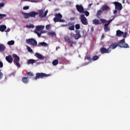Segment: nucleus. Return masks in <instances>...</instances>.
<instances>
[{
	"instance_id": "f257e3e1",
	"label": "nucleus",
	"mask_w": 130,
	"mask_h": 130,
	"mask_svg": "<svg viewBox=\"0 0 130 130\" xmlns=\"http://www.w3.org/2000/svg\"><path fill=\"white\" fill-rule=\"evenodd\" d=\"M117 46H119L121 48H129V46L125 43V39H124L121 40L118 43H112L109 47L110 49L111 48L112 49H115Z\"/></svg>"
},
{
	"instance_id": "f03ea898",
	"label": "nucleus",
	"mask_w": 130,
	"mask_h": 130,
	"mask_svg": "<svg viewBox=\"0 0 130 130\" xmlns=\"http://www.w3.org/2000/svg\"><path fill=\"white\" fill-rule=\"evenodd\" d=\"M54 16L55 17L53 18V21L55 23H56L57 22H64V20L61 19L62 18V15L60 13H56Z\"/></svg>"
},
{
	"instance_id": "7ed1b4c3",
	"label": "nucleus",
	"mask_w": 130,
	"mask_h": 130,
	"mask_svg": "<svg viewBox=\"0 0 130 130\" xmlns=\"http://www.w3.org/2000/svg\"><path fill=\"white\" fill-rule=\"evenodd\" d=\"M50 75H47L43 73H37L36 74V77L33 78V80H37V79H43V78H47L49 77Z\"/></svg>"
},
{
	"instance_id": "20e7f679",
	"label": "nucleus",
	"mask_w": 130,
	"mask_h": 130,
	"mask_svg": "<svg viewBox=\"0 0 130 130\" xmlns=\"http://www.w3.org/2000/svg\"><path fill=\"white\" fill-rule=\"evenodd\" d=\"M12 56L14 58L13 60L14 63L16 64L17 68H21V65H20V63H19V61H20V57L15 54H14Z\"/></svg>"
},
{
	"instance_id": "39448f33",
	"label": "nucleus",
	"mask_w": 130,
	"mask_h": 130,
	"mask_svg": "<svg viewBox=\"0 0 130 130\" xmlns=\"http://www.w3.org/2000/svg\"><path fill=\"white\" fill-rule=\"evenodd\" d=\"M114 19V17H113V19H110V20H108L107 21V23H105L104 25V30L105 31V32H109V31H110V27H109V24H110V23H111V22H112L113 21Z\"/></svg>"
},
{
	"instance_id": "423d86ee",
	"label": "nucleus",
	"mask_w": 130,
	"mask_h": 130,
	"mask_svg": "<svg viewBox=\"0 0 130 130\" xmlns=\"http://www.w3.org/2000/svg\"><path fill=\"white\" fill-rule=\"evenodd\" d=\"M26 42L27 44H29L31 46H37V41L33 38L26 39Z\"/></svg>"
},
{
	"instance_id": "0eeeda50",
	"label": "nucleus",
	"mask_w": 130,
	"mask_h": 130,
	"mask_svg": "<svg viewBox=\"0 0 130 130\" xmlns=\"http://www.w3.org/2000/svg\"><path fill=\"white\" fill-rule=\"evenodd\" d=\"M64 39L66 42L68 43H72V44H77V42L73 40V38L70 37L69 36H66L64 37Z\"/></svg>"
},
{
	"instance_id": "6e6552de",
	"label": "nucleus",
	"mask_w": 130,
	"mask_h": 130,
	"mask_svg": "<svg viewBox=\"0 0 130 130\" xmlns=\"http://www.w3.org/2000/svg\"><path fill=\"white\" fill-rule=\"evenodd\" d=\"M80 20L83 25H88V21H87V18L85 17V15L84 14H81L80 15Z\"/></svg>"
},
{
	"instance_id": "1a4fd4ad",
	"label": "nucleus",
	"mask_w": 130,
	"mask_h": 130,
	"mask_svg": "<svg viewBox=\"0 0 130 130\" xmlns=\"http://www.w3.org/2000/svg\"><path fill=\"white\" fill-rule=\"evenodd\" d=\"M113 4L115 7V10H117L118 11H121V10H122V5H121V3L117 2H115L113 3Z\"/></svg>"
},
{
	"instance_id": "9d476101",
	"label": "nucleus",
	"mask_w": 130,
	"mask_h": 130,
	"mask_svg": "<svg viewBox=\"0 0 130 130\" xmlns=\"http://www.w3.org/2000/svg\"><path fill=\"white\" fill-rule=\"evenodd\" d=\"M101 52L102 54L110 53V52H111V49H110L109 47H108V49H106V48L103 47L101 48Z\"/></svg>"
},
{
	"instance_id": "9b49d317",
	"label": "nucleus",
	"mask_w": 130,
	"mask_h": 130,
	"mask_svg": "<svg viewBox=\"0 0 130 130\" xmlns=\"http://www.w3.org/2000/svg\"><path fill=\"white\" fill-rule=\"evenodd\" d=\"M76 10L79 12V13H80L82 14V13H84V7H83V5H76Z\"/></svg>"
},
{
	"instance_id": "f8f14e48",
	"label": "nucleus",
	"mask_w": 130,
	"mask_h": 130,
	"mask_svg": "<svg viewBox=\"0 0 130 130\" xmlns=\"http://www.w3.org/2000/svg\"><path fill=\"white\" fill-rule=\"evenodd\" d=\"M75 33L76 34L74 38L76 40H78V39H80L81 37H82V36H81L80 30H76Z\"/></svg>"
},
{
	"instance_id": "ddd939ff",
	"label": "nucleus",
	"mask_w": 130,
	"mask_h": 130,
	"mask_svg": "<svg viewBox=\"0 0 130 130\" xmlns=\"http://www.w3.org/2000/svg\"><path fill=\"white\" fill-rule=\"evenodd\" d=\"M35 56H36V57H37V58L40 59L41 60H43V59L45 58V57H44L43 55H42L41 54L39 53H36L35 54Z\"/></svg>"
},
{
	"instance_id": "4468645a",
	"label": "nucleus",
	"mask_w": 130,
	"mask_h": 130,
	"mask_svg": "<svg viewBox=\"0 0 130 130\" xmlns=\"http://www.w3.org/2000/svg\"><path fill=\"white\" fill-rule=\"evenodd\" d=\"M68 26H71L69 27V30L71 31H75V25L71 22L68 23Z\"/></svg>"
},
{
	"instance_id": "2eb2a0df",
	"label": "nucleus",
	"mask_w": 130,
	"mask_h": 130,
	"mask_svg": "<svg viewBox=\"0 0 130 130\" xmlns=\"http://www.w3.org/2000/svg\"><path fill=\"white\" fill-rule=\"evenodd\" d=\"M92 24L93 25H101L102 23L99 19H94L92 20Z\"/></svg>"
},
{
	"instance_id": "dca6fc26",
	"label": "nucleus",
	"mask_w": 130,
	"mask_h": 130,
	"mask_svg": "<svg viewBox=\"0 0 130 130\" xmlns=\"http://www.w3.org/2000/svg\"><path fill=\"white\" fill-rule=\"evenodd\" d=\"M6 60L8 62H9V63H12L13 62V57H12V56L11 55L6 56Z\"/></svg>"
},
{
	"instance_id": "f3484780",
	"label": "nucleus",
	"mask_w": 130,
	"mask_h": 130,
	"mask_svg": "<svg viewBox=\"0 0 130 130\" xmlns=\"http://www.w3.org/2000/svg\"><path fill=\"white\" fill-rule=\"evenodd\" d=\"M124 34V32L121 31L120 30H117L116 31V36H118V37H121L122 35H123Z\"/></svg>"
},
{
	"instance_id": "a211bd4d",
	"label": "nucleus",
	"mask_w": 130,
	"mask_h": 130,
	"mask_svg": "<svg viewBox=\"0 0 130 130\" xmlns=\"http://www.w3.org/2000/svg\"><path fill=\"white\" fill-rule=\"evenodd\" d=\"M29 14V17H31V18H35L36 15H38V13L35 12L34 11L31 12Z\"/></svg>"
},
{
	"instance_id": "6ab92c4d",
	"label": "nucleus",
	"mask_w": 130,
	"mask_h": 130,
	"mask_svg": "<svg viewBox=\"0 0 130 130\" xmlns=\"http://www.w3.org/2000/svg\"><path fill=\"white\" fill-rule=\"evenodd\" d=\"M44 29V26L38 25L36 27V31H41Z\"/></svg>"
},
{
	"instance_id": "aec40b11",
	"label": "nucleus",
	"mask_w": 130,
	"mask_h": 130,
	"mask_svg": "<svg viewBox=\"0 0 130 130\" xmlns=\"http://www.w3.org/2000/svg\"><path fill=\"white\" fill-rule=\"evenodd\" d=\"M47 35H48V36L54 37V36H56V33L53 31H51L48 32Z\"/></svg>"
},
{
	"instance_id": "412c9836",
	"label": "nucleus",
	"mask_w": 130,
	"mask_h": 130,
	"mask_svg": "<svg viewBox=\"0 0 130 130\" xmlns=\"http://www.w3.org/2000/svg\"><path fill=\"white\" fill-rule=\"evenodd\" d=\"M47 43L44 42H41V43H39L38 45H37V46L38 47H40V46H44L45 47H47Z\"/></svg>"
},
{
	"instance_id": "4be33fe9",
	"label": "nucleus",
	"mask_w": 130,
	"mask_h": 130,
	"mask_svg": "<svg viewBox=\"0 0 130 130\" xmlns=\"http://www.w3.org/2000/svg\"><path fill=\"white\" fill-rule=\"evenodd\" d=\"M7 29V26L5 25H0V31L1 32H5V30Z\"/></svg>"
},
{
	"instance_id": "5701e85b",
	"label": "nucleus",
	"mask_w": 130,
	"mask_h": 130,
	"mask_svg": "<svg viewBox=\"0 0 130 130\" xmlns=\"http://www.w3.org/2000/svg\"><path fill=\"white\" fill-rule=\"evenodd\" d=\"M22 81L24 84H28L29 83V79L27 77L22 78Z\"/></svg>"
},
{
	"instance_id": "b1692460",
	"label": "nucleus",
	"mask_w": 130,
	"mask_h": 130,
	"mask_svg": "<svg viewBox=\"0 0 130 130\" xmlns=\"http://www.w3.org/2000/svg\"><path fill=\"white\" fill-rule=\"evenodd\" d=\"M35 61H36L35 59H29L27 61V64H33V63H35Z\"/></svg>"
},
{
	"instance_id": "393cba45",
	"label": "nucleus",
	"mask_w": 130,
	"mask_h": 130,
	"mask_svg": "<svg viewBox=\"0 0 130 130\" xmlns=\"http://www.w3.org/2000/svg\"><path fill=\"white\" fill-rule=\"evenodd\" d=\"M39 16L40 18H44V17H45L43 11L41 10L39 11Z\"/></svg>"
},
{
	"instance_id": "a878e982",
	"label": "nucleus",
	"mask_w": 130,
	"mask_h": 130,
	"mask_svg": "<svg viewBox=\"0 0 130 130\" xmlns=\"http://www.w3.org/2000/svg\"><path fill=\"white\" fill-rule=\"evenodd\" d=\"M6 49V47L3 44H0V51H5Z\"/></svg>"
},
{
	"instance_id": "bb28decb",
	"label": "nucleus",
	"mask_w": 130,
	"mask_h": 130,
	"mask_svg": "<svg viewBox=\"0 0 130 130\" xmlns=\"http://www.w3.org/2000/svg\"><path fill=\"white\" fill-rule=\"evenodd\" d=\"M102 9L104 11H107V10H109V7L107 6L106 5H105L102 7Z\"/></svg>"
},
{
	"instance_id": "cd10ccee",
	"label": "nucleus",
	"mask_w": 130,
	"mask_h": 130,
	"mask_svg": "<svg viewBox=\"0 0 130 130\" xmlns=\"http://www.w3.org/2000/svg\"><path fill=\"white\" fill-rule=\"evenodd\" d=\"M53 66H57L58 64V60L57 59H55L52 61Z\"/></svg>"
},
{
	"instance_id": "c85d7f7f",
	"label": "nucleus",
	"mask_w": 130,
	"mask_h": 130,
	"mask_svg": "<svg viewBox=\"0 0 130 130\" xmlns=\"http://www.w3.org/2000/svg\"><path fill=\"white\" fill-rule=\"evenodd\" d=\"M7 44L8 45H14V44H15V41H13V40H11V41H8L7 42Z\"/></svg>"
},
{
	"instance_id": "c756f323",
	"label": "nucleus",
	"mask_w": 130,
	"mask_h": 130,
	"mask_svg": "<svg viewBox=\"0 0 130 130\" xmlns=\"http://www.w3.org/2000/svg\"><path fill=\"white\" fill-rule=\"evenodd\" d=\"M82 14H85L86 17H88L89 15H90V13L87 11L83 10V12Z\"/></svg>"
},
{
	"instance_id": "7c9ffc66",
	"label": "nucleus",
	"mask_w": 130,
	"mask_h": 130,
	"mask_svg": "<svg viewBox=\"0 0 130 130\" xmlns=\"http://www.w3.org/2000/svg\"><path fill=\"white\" fill-rule=\"evenodd\" d=\"M102 13V11L101 10L98 11L97 13H96V16H97L98 18H99V17H100V16H101Z\"/></svg>"
},
{
	"instance_id": "2f4dec72",
	"label": "nucleus",
	"mask_w": 130,
	"mask_h": 130,
	"mask_svg": "<svg viewBox=\"0 0 130 130\" xmlns=\"http://www.w3.org/2000/svg\"><path fill=\"white\" fill-rule=\"evenodd\" d=\"M24 17L25 18V19H27L28 18H30V14H29V13H24Z\"/></svg>"
},
{
	"instance_id": "473e14b6",
	"label": "nucleus",
	"mask_w": 130,
	"mask_h": 130,
	"mask_svg": "<svg viewBox=\"0 0 130 130\" xmlns=\"http://www.w3.org/2000/svg\"><path fill=\"white\" fill-rule=\"evenodd\" d=\"M99 59V56L97 55L93 56L92 58V60H97V59Z\"/></svg>"
},
{
	"instance_id": "72a5a7b5",
	"label": "nucleus",
	"mask_w": 130,
	"mask_h": 130,
	"mask_svg": "<svg viewBox=\"0 0 130 130\" xmlns=\"http://www.w3.org/2000/svg\"><path fill=\"white\" fill-rule=\"evenodd\" d=\"M82 33L83 37H85L87 35V31H86L85 30H83L82 31Z\"/></svg>"
},
{
	"instance_id": "f704fd0d",
	"label": "nucleus",
	"mask_w": 130,
	"mask_h": 130,
	"mask_svg": "<svg viewBox=\"0 0 130 130\" xmlns=\"http://www.w3.org/2000/svg\"><path fill=\"white\" fill-rule=\"evenodd\" d=\"M27 49L28 52H31V53L33 52V50H32V49H31V48H30V47L28 46H27Z\"/></svg>"
},
{
	"instance_id": "c9c22d12",
	"label": "nucleus",
	"mask_w": 130,
	"mask_h": 130,
	"mask_svg": "<svg viewBox=\"0 0 130 130\" xmlns=\"http://www.w3.org/2000/svg\"><path fill=\"white\" fill-rule=\"evenodd\" d=\"M100 21L102 22V23H103V24H104L105 23H107V22H108V21L103 19H100Z\"/></svg>"
},
{
	"instance_id": "e433bc0d",
	"label": "nucleus",
	"mask_w": 130,
	"mask_h": 130,
	"mask_svg": "<svg viewBox=\"0 0 130 130\" xmlns=\"http://www.w3.org/2000/svg\"><path fill=\"white\" fill-rule=\"evenodd\" d=\"M34 32L38 35V37H41V32L39 33L37 30H35Z\"/></svg>"
},
{
	"instance_id": "4c0bfd02",
	"label": "nucleus",
	"mask_w": 130,
	"mask_h": 130,
	"mask_svg": "<svg viewBox=\"0 0 130 130\" xmlns=\"http://www.w3.org/2000/svg\"><path fill=\"white\" fill-rule=\"evenodd\" d=\"M85 59H87V60L91 61V56L90 55L86 56L85 57Z\"/></svg>"
},
{
	"instance_id": "58836bf2",
	"label": "nucleus",
	"mask_w": 130,
	"mask_h": 130,
	"mask_svg": "<svg viewBox=\"0 0 130 130\" xmlns=\"http://www.w3.org/2000/svg\"><path fill=\"white\" fill-rule=\"evenodd\" d=\"M75 28L77 30H79L81 28V26H80V24H77L75 25Z\"/></svg>"
},
{
	"instance_id": "ea45409f",
	"label": "nucleus",
	"mask_w": 130,
	"mask_h": 130,
	"mask_svg": "<svg viewBox=\"0 0 130 130\" xmlns=\"http://www.w3.org/2000/svg\"><path fill=\"white\" fill-rule=\"evenodd\" d=\"M5 17H7V15L0 14V19H3V18H5Z\"/></svg>"
},
{
	"instance_id": "a19ab883",
	"label": "nucleus",
	"mask_w": 130,
	"mask_h": 130,
	"mask_svg": "<svg viewBox=\"0 0 130 130\" xmlns=\"http://www.w3.org/2000/svg\"><path fill=\"white\" fill-rule=\"evenodd\" d=\"M26 28H34V25L33 24H29V25H27L26 26Z\"/></svg>"
},
{
	"instance_id": "79ce46f5",
	"label": "nucleus",
	"mask_w": 130,
	"mask_h": 130,
	"mask_svg": "<svg viewBox=\"0 0 130 130\" xmlns=\"http://www.w3.org/2000/svg\"><path fill=\"white\" fill-rule=\"evenodd\" d=\"M27 75H28L29 77H33V76H34V74H33V73H32L31 72H28L27 73Z\"/></svg>"
},
{
	"instance_id": "37998d69",
	"label": "nucleus",
	"mask_w": 130,
	"mask_h": 130,
	"mask_svg": "<svg viewBox=\"0 0 130 130\" xmlns=\"http://www.w3.org/2000/svg\"><path fill=\"white\" fill-rule=\"evenodd\" d=\"M46 29L47 30H49V29H50V25L48 24L46 26Z\"/></svg>"
},
{
	"instance_id": "c03bdc74",
	"label": "nucleus",
	"mask_w": 130,
	"mask_h": 130,
	"mask_svg": "<svg viewBox=\"0 0 130 130\" xmlns=\"http://www.w3.org/2000/svg\"><path fill=\"white\" fill-rule=\"evenodd\" d=\"M126 36H127V32H125L123 35V38H126Z\"/></svg>"
},
{
	"instance_id": "a18cd8bd",
	"label": "nucleus",
	"mask_w": 130,
	"mask_h": 130,
	"mask_svg": "<svg viewBox=\"0 0 130 130\" xmlns=\"http://www.w3.org/2000/svg\"><path fill=\"white\" fill-rule=\"evenodd\" d=\"M29 9V6H24L23 8V10H28Z\"/></svg>"
},
{
	"instance_id": "49530a36",
	"label": "nucleus",
	"mask_w": 130,
	"mask_h": 130,
	"mask_svg": "<svg viewBox=\"0 0 130 130\" xmlns=\"http://www.w3.org/2000/svg\"><path fill=\"white\" fill-rule=\"evenodd\" d=\"M70 36H71V37H74V38H75V35L74 33H71Z\"/></svg>"
},
{
	"instance_id": "de8ad7c7",
	"label": "nucleus",
	"mask_w": 130,
	"mask_h": 130,
	"mask_svg": "<svg viewBox=\"0 0 130 130\" xmlns=\"http://www.w3.org/2000/svg\"><path fill=\"white\" fill-rule=\"evenodd\" d=\"M10 31H11V28H8L7 29L5 30V32H10Z\"/></svg>"
},
{
	"instance_id": "09e8293b",
	"label": "nucleus",
	"mask_w": 130,
	"mask_h": 130,
	"mask_svg": "<svg viewBox=\"0 0 130 130\" xmlns=\"http://www.w3.org/2000/svg\"><path fill=\"white\" fill-rule=\"evenodd\" d=\"M47 13H48V10H46L45 12V13H44V16L45 17H46L47 15Z\"/></svg>"
},
{
	"instance_id": "8fccbe9b",
	"label": "nucleus",
	"mask_w": 130,
	"mask_h": 130,
	"mask_svg": "<svg viewBox=\"0 0 130 130\" xmlns=\"http://www.w3.org/2000/svg\"><path fill=\"white\" fill-rule=\"evenodd\" d=\"M4 6H5V4L3 3H0V8H3Z\"/></svg>"
},
{
	"instance_id": "3c124183",
	"label": "nucleus",
	"mask_w": 130,
	"mask_h": 130,
	"mask_svg": "<svg viewBox=\"0 0 130 130\" xmlns=\"http://www.w3.org/2000/svg\"><path fill=\"white\" fill-rule=\"evenodd\" d=\"M41 34H44L45 33H46V31L45 30H42L41 31Z\"/></svg>"
},
{
	"instance_id": "603ef678",
	"label": "nucleus",
	"mask_w": 130,
	"mask_h": 130,
	"mask_svg": "<svg viewBox=\"0 0 130 130\" xmlns=\"http://www.w3.org/2000/svg\"><path fill=\"white\" fill-rule=\"evenodd\" d=\"M90 30H91V32H94V27H92Z\"/></svg>"
},
{
	"instance_id": "864d4df0",
	"label": "nucleus",
	"mask_w": 130,
	"mask_h": 130,
	"mask_svg": "<svg viewBox=\"0 0 130 130\" xmlns=\"http://www.w3.org/2000/svg\"><path fill=\"white\" fill-rule=\"evenodd\" d=\"M113 13H114V15H116V13H117V10H114Z\"/></svg>"
},
{
	"instance_id": "5fc2aeb1",
	"label": "nucleus",
	"mask_w": 130,
	"mask_h": 130,
	"mask_svg": "<svg viewBox=\"0 0 130 130\" xmlns=\"http://www.w3.org/2000/svg\"><path fill=\"white\" fill-rule=\"evenodd\" d=\"M91 6H92V4H89L88 6V8H91Z\"/></svg>"
},
{
	"instance_id": "6e6d98bb",
	"label": "nucleus",
	"mask_w": 130,
	"mask_h": 130,
	"mask_svg": "<svg viewBox=\"0 0 130 130\" xmlns=\"http://www.w3.org/2000/svg\"><path fill=\"white\" fill-rule=\"evenodd\" d=\"M104 38V34H103L102 36V39H103Z\"/></svg>"
},
{
	"instance_id": "4d7b16f0",
	"label": "nucleus",
	"mask_w": 130,
	"mask_h": 130,
	"mask_svg": "<svg viewBox=\"0 0 130 130\" xmlns=\"http://www.w3.org/2000/svg\"><path fill=\"white\" fill-rule=\"evenodd\" d=\"M73 44H72V43H71V44H70V46H71V47H73Z\"/></svg>"
},
{
	"instance_id": "13d9d810",
	"label": "nucleus",
	"mask_w": 130,
	"mask_h": 130,
	"mask_svg": "<svg viewBox=\"0 0 130 130\" xmlns=\"http://www.w3.org/2000/svg\"><path fill=\"white\" fill-rule=\"evenodd\" d=\"M30 2H32V3L34 2V0H30Z\"/></svg>"
},
{
	"instance_id": "bf43d9fd",
	"label": "nucleus",
	"mask_w": 130,
	"mask_h": 130,
	"mask_svg": "<svg viewBox=\"0 0 130 130\" xmlns=\"http://www.w3.org/2000/svg\"><path fill=\"white\" fill-rule=\"evenodd\" d=\"M49 1V2H51V0H48Z\"/></svg>"
}]
</instances>
